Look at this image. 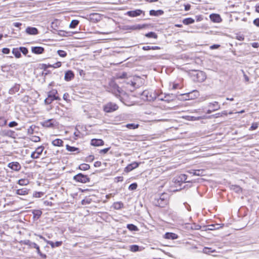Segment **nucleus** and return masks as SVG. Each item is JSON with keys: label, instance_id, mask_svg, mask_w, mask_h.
Wrapping results in <instances>:
<instances>
[{"label": "nucleus", "instance_id": "45", "mask_svg": "<svg viewBox=\"0 0 259 259\" xmlns=\"http://www.w3.org/2000/svg\"><path fill=\"white\" fill-rule=\"evenodd\" d=\"M44 147L42 146L38 147L36 149V150H35V152L39 156L41 154V153L44 150Z\"/></svg>", "mask_w": 259, "mask_h": 259}, {"label": "nucleus", "instance_id": "44", "mask_svg": "<svg viewBox=\"0 0 259 259\" xmlns=\"http://www.w3.org/2000/svg\"><path fill=\"white\" fill-rule=\"evenodd\" d=\"M36 249V252L38 254H39L42 258H46L47 255L45 254H43L41 252L39 246L37 244L36 247L35 248Z\"/></svg>", "mask_w": 259, "mask_h": 259}, {"label": "nucleus", "instance_id": "3", "mask_svg": "<svg viewBox=\"0 0 259 259\" xmlns=\"http://www.w3.org/2000/svg\"><path fill=\"white\" fill-rule=\"evenodd\" d=\"M58 92L56 89H52L48 93V98L45 100V103L47 105L50 104L55 100H60L59 96H57Z\"/></svg>", "mask_w": 259, "mask_h": 259}, {"label": "nucleus", "instance_id": "49", "mask_svg": "<svg viewBox=\"0 0 259 259\" xmlns=\"http://www.w3.org/2000/svg\"><path fill=\"white\" fill-rule=\"evenodd\" d=\"M57 53L61 57H65L67 56V53L61 50H59L57 51Z\"/></svg>", "mask_w": 259, "mask_h": 259}, {"label": "nucleus", "instance_id": "41", "mask_svg": "<svg viewBox=\"0 0 259 259\" xmlns=\"http://www.w3.org/2000/svg\"><path fill=\"white\" fill-rule=\"evenodd\" d=\"M92 201V199L89 197H85L81 200V204L82 205H86L90 204Z\"/></svg>", "mask_w": 259, "mask_h": 259}, {"label": "nucleus", "instance_id": "13", "mask_svg": "<svg viewBox=\"0 0 259 259\" xmlns=\"http://www.w3.org/2000/svg\"><path fill=\"white\" fill-rule=\"evenodd\" d=\"M74 77V74L71 70H68L65 73L64 79L69 81L71 80Z\"/></svg>", "mask_w": 259, "mask_h": 259}, {"label": "nucleus", "instance_id": "40", "mask_svg": "<svg viewBox=\"0 0 259 259\" xmlns=\"http://www.w3.org/2000/svg\"><path fill=\"white\" fill-rule=\"evenodd\" d=\"M29 183V181L27 179H20L18 181V184L21 186H25Z\"/></svg>", "mask_w": 259, "mask_h": 259}, {"label": "nucleus", "instance_id": "57", "mask_svg": "<svg viewBox=\"0 0 259 259\" xmlns=\"http://www.w3.org/2000/svg\"><path fill=\"white\" fill-rule=\"evenodd\" d=\"M17 125L18 123L15 121H11L9 123V126L10 127H13L17 126Z\"/></svg>", "mask_w": 259, "mask_h": 259}, {"label": "nucleus", "instance_id": "11", "mask_svg": "<svg viewBox=\"0 0 259 259\" xmlns=\"http://www.w3.org/2000/svg\"><path fill=\"white\" fill-rule=\"evenodd\" d=\"M104 144V142L102 139H93L91 141V145L94 146H100Z\"/></svg>", "mask_w": 259, "mask_h": 259}, {"label": "nucleus", "instance_id": "55", "mask_svg": "<svg viewBox=\"0 0 259 259\" xmlns=\"http://www.w3.org/2000/svg\"><path fill=\"white\" fill-rule=\"evenodd\" d=\"M19 49L20 52H22L25 55H26L28 52V49L25 47H21L19 48Z\"/></svg>", "mask_w": 259, "mask_h": 259}, {"label": "nucleus", "instance_id": "18", "mask_svg": "<svg viewBox=\"0 0 259 259\" xmlns=\"http://www.w3.org/2000/svg\"><path fill=\"white\" fill-rule=\"evenodd\" d=\"M20 85L19 84L16 83L12 88L9 90V94L13 95L18 92L20 90Z\"/></svg>", "mask_w": 259, "mask_h": 259}, {"label": "nucleus", "instance_id": "27", "mask_svg": "<svg viewBox=\"0 0 259 259\" xmlns=\"http://www.w3.org/2000/svg\"><path fill=\"white\" fill-rule=\"evenodd\" d=\"M63 143V141L60 139H56L52 141V144L55 146H62Z\"/></svg>", "mask_w": 259, "mask_h": 259}, {"label": "nucleus", "instance_id": "17", "mask_svg": "<svg viewBox=\"0 0 259 259\" xmlns=\"http://www.w3.org/2000/svg\"><path fill=\"white\" fill-rule=\"evenodd\" d=\"M23 244L28 246L30 248H35L37 246V244L31 242L29 240H25L22 241Z\"/></svg>", "mask_w": 259, "mask_h": 259}, {"label": "nucleus", "instance_id": "50", "mask_svg": "<svg viewBox=\"0 0 259 259\" xmlns=\"http://www.w3.org/2000/svg\"><path fill=\"white\" fill-rule=\"evenodd\" d=\"M187 176L186 175H181L179 177V179H180V181L184 182H189V181H187Z\"/></svg>", "mask_w": 259, "mask_h": 259}, {"label": "nucleus", "instance_id": "51", "mask_svg": "<svg viewBox=\"0 0 259 259\" xmlns=\"http://www.w3.org/2000/svg\"><path fill=\"white\" fill-rule=\"evenodd\" d=\"M258 123L257 122H253L251 126L249 127V131H253L257 128L258 127Z\"/></svg>", "mask_w": 259, "mask_h": 259}, {"label": "nucleus", "instance_id": "42", "mask_svg": "<svg viewBox=\"0 0 259 259\" xmlns=\"http://www.w3.org/2000/svg\"><path fill=\"white\" fill-rule=\"evenodd\" d=\"M126 127L129 129H136L139 127V124L135 123H128L126 125Z\"/></svg>", "mask_w": 259, "mask_h": 259}, {"label": "nucleus", "instance_id": "5", "mask_svg": "<svg viewBox=\"0 0 259 259\" xmlns=\"http://www.w3.org/2000/svg\"><path fill=\"white\" fill-rule=\"evenodd\" d=\"M73 180L76 182L85 183L90 181V178L87 175L79 173L73 177Z\"/></svg>", "mask_w": 259, "mask_h": 259}, {"label": "nucleus", "instance_id": "35", "mask_svg": "<svg viewBox=\"0 0 259 259\" xmlns=\"http://www.w3.org/2000/svg\"><path fill=\"white\" fill-rule=\"evenodd\" d=\"M78 168L81 170H87L90 169V166L87 163H82L79 166Z\"/></svg>", "mask_w": 259, "mask_h": 259}, {"label": "nucleus", "instance_id": "46", "mask_svg": "<svg viewBox=\"0 0 259 259\" xmlns=\"http://www.w3.org/2000/svg\"><path fill=\"white\" fill-rule=\"evenodd\" d=\"M2 70L4 72H7L10 71V66L8 65H5L1 66Z\"/></svg>", "mask_w": 259, "mask_h": 259}, {"label": "nucleus", "instance_id": "47", "mask_svg": "<svg viewBox=\"0 0 259 259\" xmlns=\"http://www.w3.org/2000/svg\"><path fill=\"white\" fill-rule=\"evenodd\" d=\"M7 119L4 117H0V126H4L6 125Z\"/></svg>", "mask_w": 259, "mask_h": 259}, {"label": "nucleus", "instance_id": "64", "mask_svg": "<svg viewBox=\"0 0 259 259\" xmlns=\"http://www.w3.org/2000/svg\"><path fill=\"white\" fill-rule=\"evenodd\" d=\"M101 165V162L99 161H97L94 163V166L96 167H100Z\"/></svg>", "mask_w": 259, "mask_h": 259}, {"label": "nucleus", "instance_id": "24", "mask_svg": "<svg viewBox=\"0 0 259 259\" xmlns=\"http://www.w3.org/2000/svg\"><path fill=\"white\" fill-rule=\"evenodd\" d=\"M163 11L161 10H158L157 11L151 10L149 12V14L151 16H159V15H162L163 14Z\"/></svg>", "mask_w": 259, "mask_h": 259}, {"label": "nucleus", "instance_id": "23", "mask_svg": "<svg viewBox=\"0 0 259 259\" xmlns=\"http://www.w3.org/2000/svg\"><path fill=\"white\" fill-rule=\"evenodd\" d=\"M145 26L144 25L136 24L128 26L127 29L128 30H140L144 28Z\"/></svg>", "mask_w": 259, "mask_h": 259}, {"label": "nucleus", "instance_id": "28", "mask_svg": "<svg viewBox=\"0 0 259 259\" xmlns=\"http://www.w3.org/2000/svg\"><path fill=\"white\" fill-rule=\"evenodd\" d=\"M12 53L17 58H19L21 56V52L19 49L14 48L12 50Z\"/></svg>", "mask_w": 259, "mask_h": 259}, {"label": "nucleus", "instance_id": "22", "mask_svg": "<svg viewBox=\"0 0 259 259\" xmlns=\"http://www.w3.org/2000/svg\"><path fill=\"white\" fill-rule=\"evenodd\" d=\"M123 203L121 201L114 202L113 204V207L116 210H119L123 207Z\"/></svg>", "mask_w": 259, "mask_h": 259}, {"label": "nucleus", "instance_id": "33", "mask_svg": "<svg viewBox=\"0 0 259 259\" xmlns=\"http://www.w3.org/2000/svg\"><path fill=\"white\" fill-rule=\"evenodd\" d=\"M127 228L131 231H138L139 230L138 228L135 225L130 224L127 225Z\"/></svg>", "mask_w": 259, "mask_h": 259}, {"label": "nucleus", "instance_id": "10", "mask_svg": "<svg viewBox=\"0 0 259 259\" xmlns=\"http://www.w3.org/2000/svg\"><path fill=\"white\" fill-rule=\"evenodd\" d=\"M45 51V49L41 47H32L31 52L35 54H41Z\"/></svg>", "mask_w": 259, "mask_h": 259}, {"label": "nucleus", "instance_id": "25", "mask_svg": "<svg viewBox=\"0 0 259 259\" xmlns=\"http://www.w3.org/2000/svg\"><path fill=\"white\" fill-rule=\"evenodd\" d=\"M160 47L158 46H143L142 47V50L144 51H148L150 50H160Z\"/></svg>", "mask_w": 259, "mask_h": 259}, {"label": "nucleus", "instance_id": "38", "mask_svg": "<svg viewBox=\"0 0 259 259\" xmlns=\"http://www.w3.org/2000/svg\"><path fill=\"white\" fill-rule=\"evenodd\" d=\"M231 188L236 193H240L242 191L241 188L237 185H232Z\"/></svg>", "mask_w": 259, "mask_h": 259}, {"label": "nucleus", "instance_id": "59", "mask_svg": "<svg viewBox=\"0 0 259 259\" xmlns=\"http://www.w3.org/2000/svg\"><path fill=\"white\" fill-rule=\"evenodd\" d=\"M2 52L5 54H9L10 52V50L7 48H3L2 49Z\"/></svg>", "mask_w": 259, "mask_h": 259}, {"label": "nucleus", "instance_id": "53", "mask_svg": "<svg viewBox=\"0 0 259 259\" xmlns=\"http://www.w3.org/2000/svg\"><path fill=\"white\" fill-rule=\"evenodd\" d=\"M95 159V157L93 155H90L85 158V161L88 162H92Z\"/></svg>", "mask_w": 259, "mask_h": 259}, {"label": "nucleus", "instance_id": "43", "mask_svg": "<svg viewBox=\"0 0 259 259\" xmlns=\"http://www.w3.org/2000/svg\"><path fill=\"white\" fill-rule=\"evenodd\" d=\"M204 172V170L203 169H195V171H194V176H203Z\"/></svg>", "mask_w": 259, "mask_h": 259}, {"label": "nucleus", "instance_id": "21", "mask_svg": "<svg viewBox=\"0 0 259 259\" xmlns=\"http://www.w3.org/2000/svg\"><path fill=\"white\" fill-rule=\"evenodd\" d=\"M198 80L200 82L204 81L206 78L205 74L203 71H199L197 74Z\"/></svg>", "mask_w": 259, "mask_h": 259}, {"label": "nucleus", "instance_id": "61", "mask_svg": "<svg viewBox=\"0 0 259 259\" xmlns=\"http://www.w3.org/2000/svg\"><path fill=\"white\" fill-rule=\"evenodd\" d=\"M201 227L199 225L194 224L193 226L192 227V228L194 230H198L201 229Z\"/></svg>", "mask_w": 259, "mask_h": 259}, {"label": "nucleus", "instance_id": "12", "mask_svg": "<svg viewBox=\"0 0 259 259\" xmlns=\"http://www.w3.org/2000/svg\"><path fill=\"white\" fill-rule=\"evenodd\" d=\"M178 235L171 232H166L163 237L166 239L175 240L178 238Z\"/></svg>", "mask_w": 259, "mask_h": 259}, {"label": "nucleus", "instance_id": "8", "mask_svg": "<svg viewBox=\"0 0 259 259\" xmlns=\"http://www.w3.org/2000/svg\"><path fill=\"white\" fill-rule=\"evenodd\" d=\"M140 162H134L131 164H129L125 168V171L126 172H130L133 170L134 169L138 167L139 166Z\"/></svg>", "mask_w": 259, "mask_h": 259}, {"label": "nucleus", "instance_id": "48", "mask_svg": "<svg viewBox=\"0 0 259 259\" xmlns=\"http://www.w3.org/2000/svg\"><path fill=\"white\" fill-rule=\"evenodd\" d=\"M130 250L133 252H136L139 250V246L137 245H132L130 246Z\"/></svg>", "mask_w": 259, "mask_h": 259}, {"label": "nucleus", "instance_id": "34", "mask_svg": "<svg viewBox=\"0 0 259 259\" xmlns=\"http://www.w3.org/2000/svg\"><path fill=\"white\" fill-rule=\"evenodd\" d=\"M61 65H62V63L61 62H57L56 63L52 64V65L49 64L47 66V65H45V66H46L45 67L46 68L52 67V68H57L61 67Z\"/></svg>", "mask_w": 259, "mask_h": 259}, {"label": "nucleus", "instance_id": "29", "mask_svg": "<svg viewBox=\"0 0 259 259\" xmlns=\"http://www.w3.org/2000/svg\"><path fill=\"white\" fill-rule=\"evenodd\" d=\"M28 190L26 188L19 189L17 190L16 193L20 195H24L28 194Z\"/></svg>", "mask_w": 259, "mask_h": 259}, {"label": "nucleus", "instance_id": "62", "mask_svg": "<svg viewBox=\"0 0 259 259\" xmlns=\"http://www.w3.org/2000/svg\"><path fill=\"white\" fill-rule=\"evenodd\" d=\"M253 23L256 26L259 27V18L255 19L253 21Z\"/></svg>", "mask_w": 259, "mask_h": 259}, {"label": "nucleus", "instance_id": "32", "mask_svg": "<svg viewBox=\"0 0 259 259\" xmlns=\"http://www.w3.org/2000/svg\"><path fill=\"white\" fill-rule=\"evenodd\" d=\"M214 252H215V250L214 249H213L211 248H209V247H204L203 249V250H202L203 253H204L205 254H209L210 253Z\"/></svg>", "mask_w": 259, "mask_h": 259}, {"label": "nucleus", "instance_id": "20", "mask_svg": "<svg viewBox=\"0 0 259 259\" xmlns=\"http://www.w3.org/2000/svg\"><path fill=\"white\" fill-rule=\"evenodd\" d=\"M46 242L48 244H49L52 248H55L56 247H59L62 244V241H56V242H53L52 241H46Z\"/></svg>", "mask_w": 259, "mask_h": 259}, {"label": "nucleus", "instance_id": "19", "mask_svg": "<svg viewBox=\"0 0 259 259\" xmlns=\"http://www.w3.org/2000/svg\"><path fill=\"white\" fill-rule=\"evenodd\" d=\"M55 122V120L54 119H50L45 121L42 124V125L44 126L47 127H51L54 126Z\"/></svg>", "mask_w": 259, "mask_h": 259}, {"label": "nucleus", "instance_id": "15", "mask_svg": "<svg viewBox=\"0 0 259 259\" xmlns=\"http://www.w3.org/2000/svg\"><path fill=\"white\" fill-rule=\"evenodd\" d=\"M209 17L210 20L213 22L219 23L222 21V19L219 14H212L210 15Z\"/></svg>", "mask_w": 259, "mask_h": 259}, {"label": "nucleus", "instance_id": "26", "mask_svg": "<svg viewBox=\"0 0 259 259\" xmlns=\"http://www.w3.org/2000/svg\"><path fill=\"white\" fill-rule=\"evenodd\" d=\"M66 149L69 152H76V153L79 152V150L78 148L71 146H69V145H67L66 146Z\"/></svg>", "mask_w": 259, "mask_h": 259}, {"label": "nucleus", "instance_id": "39", "mask_svg": "<svg viewBox=\"0 0 259 259\" xmlns=\"http://www.w3.org/2000/svg\"><path fill=\"white\" fill-rule=\"evenodd\" d=\"M70 32H67V31H65L64 30H59L58 32V34L61 36H70Z\"/></svg>", "mask_w": 259, "mask_h": 259}, {"label": "nucleus", "instance_id": "14", "mask_svg": "<svg viewBox=\"0 0 259 259\" xmlns=\"http://www.w3.org/2000/svg\"><path fill=\"white\" fill-rule=\"evenodd\" d=\"M165 102L168 103L175 100L177 98V95L173 94H164Z\"/></svg>", "mask_w": 259, "mask_h": 259}, {"label": "nucleus", "instance_id": "2", "mask_svg": "<svg viewBox=\"0 0 259 259\" xmlns=\"http://www.w3.org/2000/svg\"><path fill=\"white\" fill-rule=\"evenodd\" d=\"M157 94L153 90H145L141 94V98L144 101H154L157 98Z\"/></svg>", "mask_w": 259, "mask_h": 259}, {"label": "nucleus", "instance_id": "60", "mask_svg": "<svg viewBox=\"0 0 259 259\" xmlns=\"http://www.w3.org/2000/svg\"><path fill=\"white\" fill-rule=\"evenodd\" d=\"M31 157L33 159H37L39 158V156L34 151L31 153Z\"/></svg>", "mask_w": 259, "mask_h": 259}, {"label": "nucleus", "instance_id": "63", "mask_svg": "<svg viewBox=\"0 0 259 259\" xmlns=\"http://www.w3.org/2000/svg\"><path fill=\"white\" fill-rule=\"evenodd\" d=\"M220 45H213L210 47V49L213 50V49H217L220 47Z\"/></svg>", "mask_w": 259, "mask_h": 259}, {"label": "nucleus", "instance_id": "4", "mask_svg": "<svg viewBox=\"0 0 259 259\" xmlns=\"http://www.w3.org/2000/svg\"><path fill=\"white\" fill-rule=\"evenodd\" d=\"M118 108V107L116 104L109 102L104 106L103 109L105 112L110 113L116 110Z\"/></svg>", "mask_w": 259, "mask_h": 259}, {"label": "nucleus", "instance_id": "58", "mask_svg": "<svg viewBox=\"0 0 259 259\" xmlns=\"http://www.w3.org/2000/svg\"><path fill=\"white\" fill-rule=\"evenodd\" d=\"M110 147H108V148H105V149H102L100 151L99 153L100 154H105V153H107L108 151L110 150Z\"/></svg>", "mask_w": 259, "mask_h": 259}, {"label": "nucleus", "instance_id": "6", "mask_svg": "<svg viewBox=\"0 0 259 259\" xmlns=\"http://www.w3.org/2000/svg\"><path fill=\"white\" fill-rule=\"evenodd\" d=\"M144 14V12L140 9H137L134 11H129L126 13V15L131 17H136L140 16L142 14Z\"/></svg>", "mask_w": 259, "mask_h": 259}, {"label": "nucleus", "instance_id": "54", "mask_svg": "<svg viewBox=\"0 0 259 259\" xmlns=\"http://www.w3.org/2000/svg\"><path fill=\"white\" fill-rule=\"evenodd\" d=\"M137 184L136 183H133L129 186L128 189L130 190H134L137 189Z\"/></svg>", "mask_w": 259, "mask_h": 259}, {"label": "nucleus", "instance_id": "36", "mask_svg": "<svg viewBox=\"0 0 259 259\" xmlns=\"http://www.w3.org/2000/svg\"><path fill=\"white\" fill-rule=\"evenodd\" d=\"M145 36L148 38H154L157 39L158 36L157 34L154 32H149L145 34Z\"/></svg>", "mask_w": 259, "mask_h": 259}, {"label": "nucleus", "instance_id": "30", "mask_svg": "<svg viewBox=\"0 0 259 259\" xmlns=\"http://www.w3.org/2000/svg\"><path fill=\"white\" fill-rule=\"evenodd\" d=\"M195 22L194 19L192 18H187L183 20V23L185 25H189L193 24Z\"/></svg>", "mask_w": 259, "mask_h": 259}, {"label": "nucleus", "instance_id": "1", "mask_svg": "<svg viewBox=\"0 0 259 259\" xmlns=\"http://www.w3.org/2000/svg\"><path fill=\"white\" fill-rule=\"evenodd\" d=\"M153 203L156 206L163 207L168 203V195L163 193L155 196Z\"/></svg>", "mask_w": 259, "mask_h": 259}, {"label": "nucleus", "instance_id": "56", "mask_svg": "<svg viewBox=\"0 0 259 259\" xmlns=\"http://www.w3.org/2000/svg\"><path fill=\"white\" fill-rule=\"evenodd\" d=\"M31 140L34 142H39L40 140V138L38 136H32L30 138Z\"/></svg>", "mask_w": 259, "mask_h": 259}, {"label": "nucleus", "instance_id": "16", "mask_svg": "<svg viewBox=\"0 0 259 259\" xmlns=\"http://www.w3.org/2000/svg\"><path fill=\"white\" fill-rule=\"evenodd\" d=\"M208 107L212 109L214 111L220 109L221 108L219 103L216 101L212 103H209L208 105Z\"/></svg>", "mask_w": 259, "mask_h": 259}, {"label": "nucleus", "instance_id": "7", "mask_svg": "<svg viewBox=\"0 0 259 259\" xmlns=\"http://www.w3.org/2000/svg\"><path fill=\"white\" fill-rule=\"evenodd\" d=\"M8 166L15 171H19L21 168V165L18 162H11L8 164Z\"/></svg>", "mask_w": 259, "mask_h": 259}, {"label": "nucleus", "instance_id": "52", "mask_svg": "<svg viewBox=\"0 0 259 259\" xmlns=\"http://www.w3.org/2000/svg\"><path fill=\"white\" fill-rule=\"evenodd\" d=\"M44 195V193L42 192H35L33 194V196L36 198H40Z\"/></svg>", "mask_w": 259, "mask_h": 259}, {"label": "nucleus", "instance_id": "37", "mask_svg": "<svg viewBox=\"0 0 259 259\" xmlns=\"http://www.w3.org/2000/svg\"><path fill=\"white\" fill-rule=\"evenodd\" d=\"M79 21L77 20H73L71 21L69 27L70 28H75L79 24Z\"/></svg>", "mask_w": 259, "mask_h": 259}, {"label": "nucleus", "instance_id": "9", "mask_svg": "<svg viewBox=\"0 0 259 259\" xmlns=\"http://www.w3.org/2000/svg\"><path fill=\"white\" fill-rule=\"evenodd\" d=\"M25 32L29 35H36L38 33V29L33 27H27L25 30Z\"/></svg>", "mask_w": 259, "mask_h": 259}, {"label": "nucleus", "instance_id": "31", "mask_svg": "<svg viewBox=\"0 0 259 259\" xmlns=\"http://www.w3.org/2000/svg\"><path fill=\"white\" fill-rule=\"evenodd\" d=\"M33 214V217L37 219H39L41 215L42 214V211L40 210H34L32 212Z\"/></svg>", "mask_w": 259, "mask_h": 259}]
</instances>
